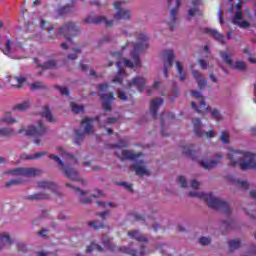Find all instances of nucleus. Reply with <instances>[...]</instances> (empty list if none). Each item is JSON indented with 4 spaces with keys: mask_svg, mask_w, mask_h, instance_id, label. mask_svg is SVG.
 I'll use <instances>...</instances> for the list:
<instances>
[{
    "mask_svg": "<svg viewBox=\"0 0 256 256\" xmlns=\"http://www.w3.org/2000/svg\"><path fill=\"white\" fill-rule=\"evenodd\" d=\"M178 183H180L183 188L187 187V180L183 176L178 177Z\"/></svg>",
    "mask_w": 256,
    "mask_h": 256,
    "instance_id": "obj_56",
    "label": "nucleus"
},
{
    "mask_svg": "<svg viewBox=\"0 0 256 256\" xmlns=\"http://www.w3.org/2000/svg\"><path fill=\"white\" fill-rule=\"evenodd\" d=\"M228 247L230 251H236V249H239V247H241V240L239 239L230 240L228 242Z\"/></svg>",
    "mask_w": 256,
    "mask_h": 256,
    "instance_id": "obj_39",
    "label": "nucleus"
},
{
    "mask_svg": "<svg viewBox=\"0 0 256 256\" xmlns=\"http://www.w3.org/2000/svg\"><path fill=\"white\" fill-rule=\"evenodd\" d=\"M188 196L203 199V201L207 203L210 209H214L215 211H221V213H225L226 215H231V209L229 208V204L226 201H223L213 196L212 193L189 192Z\"/></svg>",
    "mask_w": 256,
    "mask_h": 256,
    "instance_id": "obj_3",
    "label": "nucleus"
},
{
    "mask_svg": "<svg viewBox=\"0 0 256 256\" xmlns=\"http://www.w3.org/2000/svg\"><path fill=\"white\" fill-rule=\"evenodd\" d=\"M233 69H236L237 71H245V69H247V64L243 61H236Z\"/></svg>",
    "mask_w": 256,
    "mask_h": 256,
    "instance_id": "obj_45",
    "label": "nucleus"
},
{
    "mask_svg": "<svg viewBox=\"0 0 256 256\" xmlns=\"http://www.w3.org/2000/svg\"><path fill=\"white\" fill-rule=\"evenodd\" d=\"M216 157L218 158V160H211L209 162L200 161L201 167H203V169H213L217 167V165H219V160L223 159V155L217 154Z\"/></svg>",
    "mask_w": 256,
    "mask_h": 256,
    "instance_id": "obj_25",
    "label": "nucleus"
},
{
    "mask_svg": "<svg viewBox=\"0 0 256 256\" xmlns=\"http://www.w3.org/2000/svg\"><path fill=\"white\" fill-rule=\"evenodd\" d=\"M66 187H69L70 189H73L74 191H76V193H79L80 195H85V191H82L81 189H79V187H75L73 185H71V183H66L65 184Z\"/></svg>",
    "mask_w": 256,
    "mask_h": 256,
    "instance_id": "obj_50",
    "label": "nucleus"
},
{
    "mask_svg": "<svg viewBox=\"0 0 256 256\" xmlns=\"http://www.w3.org/2000/svg\"><path fill=\"white\" fill-rule=\"evenodd\" d=\"M102 244L103 246L108 249V251H120V253H126L127 255H131V256H144L145 255V246H141L140 250H133L129 247H117V245L112 244L111 240L109 238H107L106 235L102 236Z\"/></svg>",
    "mask_w": 256,
    "mask_h": 256,
    "instance_id": "obj_5",
    "label": "nucleus"
},
{
    "mask_svg": "<svg viewBox=\"0 0 256 256\" xmlns=\"http://www.w3.org/2000/svg\"><path fill=\"white\" fill-rule=\"evenodd\" d=\"M199 243L200 245H209L211 243V240L208 237H201Z\"/></svg>",
    "mask_w": 256,
    "mask_h": 256,
    "instance_id": "obj_55",
    "label": "nucleus"
},
{
    "mask_svg": "<svg viewBox=\"0 0 256 256\" xmlns=\"http://www.w3.org/2000/svg\"><path fill=\"white\" fill-rule=\"evenodd\" d=\"M107 215H109V211L97 212L96 217H101L102 219H106Z\"/></svg>",
    "mask_w": 256,
    "mask_h": 256,
    "instance_id": "obj_60",
    "label": "nucleus"
},
{
    "mask_svg": "<svg viewBox=\"0 0 256 256\" xmlns=\"http://www.w3.org/2000/svg\"><path fill=\"white\" fill-rule=\"evenodd\" d=\"M125 5V2H121V1H116L114 2V7L117 9L116 14L114 15V19L116 21H129V19H131V11L123 8V6Z\"/></svg>",
    "mask_w": 256,
    "mask_h": 256,
    "instance_id": "obj_10",
    "label": "nucleus"
},
{
    "mask_svg": "<svg viewBox=\"0 0 256 256\" xmlns=\"http://www.w3.org/2000/svg\"><path fill=\"white\" fill-rule=\"evenodd\" d=\"M191 95L192 97H195V99H201L199 107H197V103H191L192 108H194L197 113H205V111H209V106H207V103H205V99L203 98V95H201V92L197 90H192Z\"/></svg>",
    "mask_w": 256,
    "mask_h": 256,
    "instance_id": "obj_12",
    "label": "nucleus"
},
{
    "mask_svg": "<svg viewBox=\"0 0 256 256\" xmlns=\"http://www.w3.org/2000/svg\"><path fill=\"white\" fill-rule=\"evenodd\" d=\"M80 202H82L83 205H89V203H91V198L81 197Z\"/></svg>",
    "mask_w": 256,
    "mask_h": 256,
    "instance_id": "obj_62",
    "label": "nucleus"
},
{
    "mask_svg": "<svg viewBox=\"0 0 256 256\" xmlns=\"http://www.w3.org/2000/svg\"><path fill=\"white\" fill-rule=\"evenodd\" d=\"M176 69L178 71L180 81H185V79H187V73L183 71V65L181 64V62H176Z\"/></svg>",
    "mask_w": 256,
    "mask_h": 256,
    "instance_id": "obj_35",
    "label": "nucleus"
},
{
    "mask_svg": "<svg viewBox=\"0 0 256 256\" xmlns=\"http://www.w3.org/2000/svg\"><path fill=\"white\" fill-rule=\"evenodd\" d=\"M56 89L60 91L61 95H66V97H69V89H67V87L56 86Z\"/></svg>",
    "mask_w": 256,
    "mask_h": 256,
    "instance_id": "obj_51",
    "label": "nucleus"
},
{
    "mask_svg": "<svg viewBox=\"0 0 256 256\" xmlns=\"http://www.w3.org/2000/svg\"><path fill=\"white\" fill-rule=\"evenodd\" d=\"M116 67H118V74L113 78V83H119L120 85H123V75H127L125 70L121 68V61H116Z\"/></svg>",
    "mask_w": 256,
    "mask_h": 256,
    "instance_id": "obj_24",
    "label": "nucleus"
},
{
    "mask_svg": "<svg viewBox=\"0 0 256 256\" xmlns=\"http://www.w3.org/2000/svg\"><path fill=\"white\" fill-rule=\"evenodd\" d=\"M47 134V128L43 122H38L37 126H29L25 131L27 137H34L35 145H41V137Z\"/></svg>",
    "mask_w": 256,
    "mask_h": 256,
    "instance_id": "obj_7",
    "label": "nucleus"
},
{
    "mask_svg": "<svg viewBox=\"0 0 256 256\" xmlns=\"http://www.w3.org/2000/svg\"><path fill=\"white\" fill-rule=\"evenodd\" d=\"M73 9H75V6L73 4L71 5L68 4L59 8L58 13L59 15H67V13L73 12Z\"/></svg>",
    "mask_w": 256,
    "mask_h": 256,
    "instance_id": "obj_38",
    "label": "nucleus"
},
{
    "mask_svg": "<svg viewBox=\"0 0 256 256\" xmlns=\"http://www.w3.org/2000/svg\"><path fill=\"white\" fill-rule=\"evenodd\" d=\"M14 48V49H17V47H23V45L19 42H15L13 40H7L6 43H5V47L4 49L2 50L4 55H9V53H11V48Z\"/></svg>",
    "mask_w": 256,
    "mask_h": 256,
    "instance_id": "obj_26",
    "label": "nucleus"
},
{
    "mask_svg": "<svg viewBox=\"0 0 256 256\" xmlns=\"http://www.w3.org/2000/svg\"><path fill=\"white\" fill-rule=\"evenodd\" d=\"M34 63L37 67H40L41 69H57V62L55 60H49L41 65L39 64V60L37 58H34Z\"/></svg>",
    "mask_w": 256,
    "mask_h": 256,
    "instance_id": "obj_28",
    "label": "nucleus"
},
{
    "mask_svg": "<svg viewBox=\"0 0 256 256\" xmlns=\"http://www.w3.org/2000/svg\"><path fill=\"white\" fill-rule=\"evenodd\" d=\"M88 226L92 227L94 231H99V229H105V224L99 220H94L88 222Z\"/></svg>",
    "mask_w": 256,
    "mask_h": 256,
    "instance_id": "obj_36",
    "label": "nucleus"
},
{
    "mask_svg": "<svg viewBox=\"0 0 256 256\" xmlns=\"http://www.w3.org/2000/svg\"><path fill=\"white\" fill-rule=\"evenodd\" d=\"M31 105V103L29 102V100L24 101L16 106L13 107L14 111H26V109H29V106Z\"/></svg>",
    "mask_w": 256,
    "mask_h": 256,
    "instance_id": "obj_41",
    "label": "nucleus"
},
{
    "mask_svg": "<svg viewBox=\"0 0 256 256\" xmlns=\"http://www.w3.org/2000/svg\"><path fill=\"white\" fill-rule=\"evenodd\" d=\"M45 155H47V151L37 152L34 155L25 154L24 156H22V159H28V160L41 159V157H45Z\"/></svg>",
    "mask_w": 256,
    "mask_h": 256,
    "instance_id": "obj_37",
    "label": "nucleus"
},
{
    "mask_svg": "<svg viewBox=\"0 0 256 256\" xmlns=\"http://www.w3.org/2000/svg\"><path fill=\"white\" fill-rule=\"evenodd\" d=\"M222 223L227 229H231V227H233V220H224Z\"/></svg>",
    "mask_w": 256,
    "mask_h": 256,
    "instance_id": "obj_59",
    "label": "nucleus"
},
{
    "mask_svg": "<svg viewBox=\"0 0 256 256\" xmlns=\"http://www.w3.org/2000/svg\"><path fill=\"white\" fill-rule=\"evenodd\" d=\"M118 98L121 100V101H127L128 99V96L125 92L121 91V90H118Z\"/></svg>",
    "mask_w": 256,
    "mask_h": 256,
    "instance_id": "obj_54",
    "label": "nucleus"
},
{
    "mask_svg": "<svg viewBox=\"0 0 256 256\" xmlns=\"http://www.w3.org/2000/svg\"><path fill=\"white\" fill-rule=\"evenodd\" d=\"M8 82L11 87H16L17 89H19L23 87V83H25V77L10 76L8 78Z\"/></svg>",
    "mask_w": 256,
    "mask_h": 256,
    "instance_id": "obj_21",
    "label": "nucleus"
},
{
    "mask_svg": "<svg viewBox=\"0 0 256 256\" xmlns=\"http://www.w3.org/2000/svg\"><path fill=\"white\" fill-rule=\"evenodd\" d=\"M198 63L202 69H207V62L203 59H199Z\"/></svg>",
    "mask_w": 256,
    "mask_h": 256,
    "instance_id": "obj_61",
    "label": "nucleus"
},
{
    "mask_svg": "<svg viewBox=\"0 0 256 256\" xmlns=\"http://www.w3.org/2000/svg\"><path fill=\"white\" fill-rule=\"evenodd\" d=\"M80 33L79 27L75 22H67L64 26L60 27L56 34H54L51 38L57 39V35H63V37L68 40L69 43H73V38L78 37Z\"/></svg>",
    "mask_w": 256,
    "mask_h": 256,
    "instance_id": "obj_6",
    "label": "nucleus"
},
{
    "mask_svg": "<svg viewBox=\"0 0 256 256\" xmlns=\"http://www.w3.org/2000/svg\"><path fill=\"white\" fill-rule=\"evenodd\" d=\"M242 5L241 3L236 4V13L232 19L233 25H237V27H240V29H248V27H251V23L248 21H241L243 19V11L241 10Z\"/></svg>",
    "mask_w": 256,
    "mask_h": 256,
    "instance_id": "obj_11",
    "label": "nucleus"
},
{
    "mask_svg": "<svg viewBox=\"0 0 256 256\" xmlns=\"http://www.w3.org/2000/svg\"><path fill=\"white\" fill-rule=\"evenodd\" d=\"M220 56L222 57V60L227 63V65H229L231 67V65H233V60L231 59V57L229 56V54L227 52H220Z\"/></svg>",
    "mask_w": 256,
    "mask_h": 256,
    "instance_id": "obj_43",
    "label": "nucleus"
},
{
    "mask_svg": "<svg viewBox=\"0 0 256 256\" xmlns=\"http://www.w3.org/2000/svg\"><path fill=\"white\" fill-rule=\"evenodd\" d=\"M132 171H135L136 175L139 177H143V175H151V172L149 170H146L144 166L139 164H134L130 167Z\"/></svg>",
    "mask_w": 256,
    "mask_h": 256,
    "instance_id": "obj_27",
    "label": "nucleus"
},
{
    "mask_svg": "<svg viewBox=\"0 0 256 256\" xmlns=\"http://www.w3.org/2000/svg\"><path fill=\"white\" fill-rule=\"evenodd\" d=\"M31 91H37V89H45L43 82H34L30 85Z\"/></svg>",
    "mask_w": 256,
    "mask_h": 256,
    "instance_id": "obj_47",
    "label": "nucleus"
},
{
    "mask_svg": "<svg viewBox=\"0 0 256 256\" xmlns=\"http://www.w3.org/2000/svg\"><path fill=\"white\" fill-rule=\"evenodd\" d=\"M114 147H118L119 149H123L127 147V142L124 140H120L117 144L114 145Z\"/></svg>",
    "mask_w": 256,
    "mask_h": 256,
    "instance_id": "obj_58",
    "label": "nucleus"
},
{
    "mask_svg": "<svg viewBox=\"0 0 256 256\" xmlns=\"http://www.w3.org/2000/svg\"><path fill=\"white\" fill-rule=\"evenodd\" d=\"M227 157L232 167H237V165H239L242 171H247V169H256L255 154L232 150Z\"/></svg>",
    "mask_w": 256,
    "mask_h": 256,
    "instance_id": "obj_2",
    "label": "nucleus"
},
{
    "mask_svg": "<svg viewBox=\"0 0 256 256\" xmlns=\"http://www.w3.org/2000/svg\"><path fill=\"white\" fill-rule=\"evenodd\" d=\"M246 213H247V215H249V217H251V219H256V211L255 210L248 211Z\"/></svg>",
    "mask_w": 256,
    "mask_h": 256,
    "instance_id": "obj_64",
    "label": "nucleus"
},
{
    "mask_svg": "<svg viewBox=\"0 0 256 256\" xmlns=\"http://www.w3.org/2000/svg\"><path fill=\"white\" fill-rule=\"evenodd\" d=\"M149 37L145 34H138L137 35V43L134 44L133 51L131 52V57L133 59V62L131 60H128L127 58H124V64L126 67L132 68L134 65L135 67H139L141 65V60L139 59V53H143V51H147L149 48Z\"/></svg>",
    "mask_w": 256,
    "mask_h": 256,
    "instance_id": "obj_4",
    "label": "nucleus"
},
{
    "mask_svg": "<svg viewBox=\"0 0 256 256\" xmlns=\"http://www.w3.org/2000/svg\"><path fill=\"white\" fill-rule=\"evenodd\" d=\"M42 117H44L49 123H55L57 119L53 117V114L51 113V108L49 105H46L43 107V111L41 113Z\"/></svg>",
    "mask_w": 256,
    "mask_h": 256,
    "instance_id": "obj_30",
    "label": "nucleus"
},
{
    "mask_svg": "<svg viewBox=\"0 0 256 256\" xmlns=\"http://www.w3.org/2000/svg\"><path fill=\"white\" fill-rule=\"evenodd\" d=\"M199 182H197V180H192L190 183V186L192 187V189H198L199 188Z\"/></svg>",
    "mask_w": 256,
    "mask_h": 256,
    "instance_id": "obj_63",
    "label": "nucleus"
},
{
    "mask_svg": "<svg viewBox=\"0 0 256 256\" xmlns=\"http://www.w3.org/2000/svg\"><path fill=\"white\" fill-rule=\"evenodd\" d=\"M91 123H93V118H85L82 120V125H84V133L87 135L93 131V126Z\"/></svg>",
    "mask_w": 256,
    "mask_h": 256,
    "instance_id": "obj_34",
    "label": "nucleus"
},
{
    "mask_svg": "<svg viewBox=\"0 0 256 256\" xmlns=\"http://www.w3.org/2000/svg\"><path fill=\"white\" fill-rule=\"evenodd\" d=\"M220 141H222V143H225V144L229 143V134L223 131L220 136Z\"/></svg>",
    "mask_w": 256,
    "mask_h": 256,
    "instance_id": "obj_52",
    "label": "nucleus"
},
{
    "mask_svg": "<svg viewBox=\"0 0 256 256\" xmlns=\"http://www.w3.org/2000/svg\"><path fill=\"white\" fill-rule=\"evenodd\" d=\"M13 241L11 240V236L7 233H1L0 234V251L3 249V246L5 245H11Z\"/></svg>",
    "mask_w": 256,
    "mask_h": 256,
    "instance_id": "obj_33",
    "label": "nucleus"
},
{
    "mask_svg": "<svg viewBox=\"0 0 256 256\" xmlns=\"http://www.w3.org/2000/svg\"><path fill=\"white\" fill-rule=\"evenodd\" d=\"M84 23H93L95 25L105 23L106 27H111V25H113V21L107 20L105 16H87Z\"/></svg>",
    "mask_w": 256,
    "mask_h": 256,
    "instance_id": "obj_15",
    "label": "nucleus"
},
{
    "mask_svg": "<svg viewBox=\"0 0 256 256\" xmlns=\"http://www.w3.org/2000/svg\"><path fill=\"white\" fill-rule=\"evenodd\" d=\"M163 105V98H155L150 102V113L153 119H157V112L159 111V107Z\"/></svg>",
    "mask_w": 256,
    "mask_h": 256,
    "instance_id": "obj_17",
    "label": "nucleus"
},
{
    "mask_svg": "<svg viewBox=\"0 0 256 256\" xmlns=\"http://www.w3.org/2000/svg\"><path fill=\"white\" fill-rule=\"evenodd\" d=\"M28 201H43L45 199H49V194L45 192L35 193L27 196Z\"/></svg>",
    "mask_w": 256,
    "mask_h": 256,
    "instance_id": "obj_31",
    "label": "nucleus"
},
{
    "mask_svg": "<svg viewBox=\"0 0 256 256\" xmlns=\"http://www.w3.org/2000/svg\"><path fill=\"white\" fill-rule=\"evenodd\" d=\"M99 89V97L103 101L102 107L104 111H112L113 107L111 106V103H113V100L115 99V96L113 92H110L108 94H105V91L109 90V84L104 83L98 85Z\"/></svg>",
    "mask_w": 256,
    "mask_h": 256,
    "instance_id": "obj_8",
    "label": "nucleus"
},
{
    "mask_svg": "<svg viewBox=\"0 0 256 256\" xmlns=\"http://www.w3.org/2000/svg\"><path fill=\"white\" fill-rule=\"evenodd\" d=\"M5 173L6 175H21L22 177H36V175H41L42 171L35 168H14Z\"/></svg>",
    "mask_w": 256,
    "mask_h": 256,
    "instance_id": "obj_9",
    "label": "nucleus"
},
{
    "mask_svg": "<svg viewBox=\"0 0 256 256\" xmlns=\"http://www.w3.org/2000/svg\"><path fill=\"white\" fill-rule=\"evenodd\" d=\"M189 17H195V15H201L203 16V11H201L199 8H191L188 10Z\"/></svg>",
    "mask_w": 256,
    "mask_h": 256,
    "instance_id": "obj_46",
    "label": "nucleus"
},
{
    "mask_svg": "<svg viewBox=\"0 0 256 256\" xmlns=\"http://www.w3.org/2000/svg\"><path fill=\"white\" fill-rule=\"evenodd\" d=\"M236 183L241 187V189H245V190L249 189V183H247V181L238 179L236 180Z\"/></svg>",
    "mask_w": 256,
    "mask_h": 256,
    "instance_id": "obj_49",
    "label": "nucleus"
},
{
    "mask_svg": "<svg viewBox=\"0 0 256 256\" xmlns=\"http://www.w3.org/2000/svg\"><path fill=\"white\" fill-rule=\"evenodd\" d=\"M72 51H74V54H69L68 59H71V61H75L77 59V55L81 53V50L79 48H73Z\"/></svg>",
    "mask_w": 256,
    "mask_h": 256,
    "instance_id": "obj_48",
    "label": "nucleus"
},
{
    "mask_svg": "<svg viewBox=\"0 0 256 256\" xmlns=\"http://www.w3.org/2000/svg\"><path fill=\"white\" fill-rule=\"evenodd\" d=\"M182 153L183 155H186V157H189L193 161H197V156H195V145L193 144H187L182 147Z\"/></svg>",
    "mask_w": 256,
    "mask_h": 256,
    "instance_id": "obj_19",
    "label": "nucleus"
},
{
    "mask_svg": "<svg viewBox=\"0 0 256 256\" xmlns=\"http://www.w3.org/2000/svg\"><path fill=\"white\" fill-rule=\"evenodd\" d=\"M99 251V253L103 252V247L101 245L96 244L92 242L89 246L86 248V253H91L92 251Z\"/></svg>",
    "mask_w": 256,
    "mask_h": 256,
    "instance_id": "obj_40",
    "label": "nucleus"
},
{
    "mask_svg": "<svg viewBox=\"0 0 256 256\" xmlns=\"http://www.w3.org/2000/svg\"><path fill=\"white\" fill-rule=\"evenodd\" d=\"M38 188L48 189V191H51L52 193H57L58 186L54 182L40 181L38 182Z\"/></svg>",
    "mask_w": 256,
    "mask_h": 256,
    "instance_id": "obj_22",
    "label": "nucleus"
},
{
    "mask_svg": "<svg viewBox=\"0 0 256 256\" xmlns=\"http://www.w3.org/2000/svg\"><path fill=\"white\" fill-rule=\"evenodd\" d=\"M180 5H181V0H176V8H173L170 12V15H171V22L169 23L170 31L175 30V23L177 21V9H179Z\"/></svg>",
    "mask_w": 256,
    "mask_h": 256,
    "instance_id": "obj_23",
    "label": "nucleus"
},
{
    "mask_svg": "<svg viewBox=\"0 0 256 256\" xmlns=\"http://www.w3.org/2000/svg\"><path fill=\"white\" fill-rule=\"evenodd\" d=\"M164 57L167 59V63L164 65V77H169V69L173 67V61L175 59V54L173 53V50H166L163 52Z\"/></svg>",
    "mask_w": 256,
    "mask_h": 256,
    "instance_id": "obj_16",
    "label": "nucleus"
},
{
    "mask_svg": "<svg viewBox=\"0 0 256 256\" xmlns=\"http://www.w3.org/2000/svg\"><path fill=\"white\" fill-rule=\"evenodd\" d=\"M211 115L214 119H216V121H221V113H219V110L213 109L211 111Z\"/></svg>",
    "mask_w": 256,
    "mask_h": 256,
    "instance_id": "obj_53",
    "label": "nucleus"
},
{
    "mask_svg": "<svg viewBox=\"0 0 256 256\" xmlns=\"http://www.w3.org/2000/svg\"><path fill=\"white\" fill-rule=\"evenodd\" d=\"M128 237H130V239H135L139 243H147V237L141 234L139 230L128 231Z\"/></svg>",
    "mask_w": 256,
    "mask_h": 256,
    "instance_id": "obj_20",
    "label": "nucleus"
},
{
    "mask_svg": "<svg viewBox=\"0 0 256 256\" xmlns=\"http://www.w3.org/2000/svg\"><path fill=\"white\" fill-rule=\"evenodd\" d=\"M71 109L73 113L77 114V113H82L85 107H83V105H77L75 102H72Z\"/></svg>",
    "mask_w": 256,
    "mask_h": 256,
    "instance_id": "obj_44",
    "label": "nucleus"
},
{
    "mask_svg": "<svg viewBox=\"0 0 256 256\" xmlns=\"http://www.w3.org/2000/svg\"><path fill=\"white\" fill-rule=\"evenodd\" d=\"M206 33H209L216 41H219L221 45H225V36L219 33L217 30H213L211 28L206 29Z\"/></svg>",
    "mask_w": 256,
    "mask_h": 256,
    "instance_id": "obj_29",
    "label": "nucleus"
},
{
    "mask_svg": "<svg viewBox=\"0 0 256 256\" xmlns=\"http://www.w3.org/2000/svg\"><path fill=\"white\" fill-rule=\"evenodd\" d=\"M147 85V80L144 77L136 76L128 82V89H135L139 93H143L145 86Z\"/></svg>",
    "mask_w": 256,
    "mask_h": 256,
    "instance_id": "obj_13",
    "label": "nucleus"
},
{
    "mask_svg": "<svg viewBox=\"0 0 256 256\" xmlns=\"http://www.w3.org/2000/svg\"><path fill=\"white\" fill-rule=\"evenodd\" d=\"M192 123L194 125V133L197 137H207V139L215 137V132L213 130H210L209 132L201 130V119L194 118L192 119Z\"/></svg>",
    "mask_w": 256,
    "mask_h": 256,
    "instance_id": "obj_14",
    "label": "nucleus"
},
{
    "mask_svg": "<svg viewBox=\"0 0 256 256\" xmlns=\"http://www.w3.org/2000/svg\"><path fill=\"white\" fill-rule=\"evenodd\" d=\"M118 185H122L127 191H133V186L127 182H118Z\"/></svg>",
    "mask_w": 256,
    "mask_h": 256,
    "instance_id": "obj_57",
    "label": "nucleus"
},
{
    "mask_svg": "<svg viewBox=\"0 0 256 256\" xmlns=\"http://www.w3.org/2000/svg\"><path fill=\"white\" fill-rule=\"evenodd\" d=\"M61 157L64 159L61 160L59 156L51 154L49 155V159L55 160L57 163L58 167H60V170L68 179L71 181H81V178H79V172L75 170V168L71 167V165H77V158L75 155H71L67 152H62Z\"/></svg>",
    "mask_w": 256,
    "mask_h": 256,
    "instance_id": "obj_1",
    "label": "nucleus"
},
{
    "mask_svg": "<svg viewBox=\"0 0 256 256\" xmlns=\"http://www.w3.org/2000/svg\"><path fill=\"white\" fill-rule=\"evenodd\" d=\"M192 76L196 80L199 89H205V87H207V79L203 78V75L199 70H192Z\"/></svg>",
    "mask_w": 256,
    "mask_h": 256,
    "instance_id": "obj_18",
    "label": "nucleus"
},
{
    "mask_svg": "<svg viewBox=\"0 0 256 256\" xmlns=\"http://www.w3.org/2000/svg\"><path fill=\"white\" fill-rule=\"evenodd\" d=\"M21 183H23V179L21 178L11 179L5 183V187H14L15 185H21Z\"/></svg>",
    "mask_w": 256,
    "mask_h": 256,
    "instance_id": "obj_42",
    "label": "nucleus"
},
{
    "mask_svg": "<svg viewBox=\"0 0 256 256\" xmlns=\"http://www.w3.org/2000/svg\"><path fill=\"white\" fill-rule=\"evenodd\" d=\"M141 153L139 154H135L133 153V151L131 150H123L122 151V157L121 159H131L132 161H135V159H137L138 157H141Z\"/></svg>",
    "mask_w": 256,
    "mask_h": 256,
    "instance_id": "obj_32",
    "label": "nucleus"
}]
</instances>
